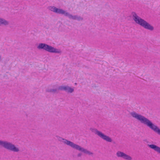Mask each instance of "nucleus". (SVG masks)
<instances>
[{
	"mask_svg": "<svg viewBox=\"0 0 160 160\" xmlns=\"http://www.w3.org/2000/svg\"><path fill=\"white\" fill-rule=\"evenodd\" d=\"M0 146L6 149L15 152H18L19 149L12 143L6 141L0 140Z\"/></svg>",
	"mask_w": 160,
	"mask_h": 160,
	"instance_id": "nucleus-5",
	"label": "nucleus"
},
{
	"mask_svg": "<svg viewBox=\"0 0 160 160\" xmlns=\"http://www.w3.org/2000/svg\"><path fill=\"white\" fill-rule=\"evenodd\" d=\"M130 114L132 117L140 121L141 123L146 125L150 129L160 135V129L148 119L143 116L135 112H131Z\"/></svg>",
	"mask_w": 160,
	"mask_h": 160,
	"instance_id": "nucleus-1",
	"label": "nucleus"
},
{
	"mask_svg": "<svg viewBox=\"0 0 160 160\" xmlns=\"http://www.w3.org/2000/svg\"><path fill=\"white\" fill-rule=\"evenodd\" d=\"M132 18L134 21L137 24L144 28L152 31L154 28L144 19L139 17L134 12H132L131 13Z\"/></svg>",
	"mask_w": 160,
	"mask_h": 160,
	"instance_id": "nucleus-2",
	"label": "nucleus"
},
{
	"mask_svg": "<svg viewBox=\"0 0 160 160\" xmlns=\"http://www.w3.org/2000/svg\"><path fill=\"white\" fill-rule=\"evenodd\" d=\"M91 131L97 135L100 138L108 142H111L112 141V139L109 136H107L102 133V132L96 129H91Z\"/></svg>",
	"mask_w": 160,
	"mask_h": 160,
	"instance_id": "nucleus-7",
	"label": "nucleus"
},
{
	"mask_svg": "<svg viewBox=\"0 0 160 160\" xmlns=\"http://www.w3.org/2000/svg\"><path fill=\"white\" fill-rule=\"evenodd\" d=\"M82 155V154L81 153H78V154H77V156L78 157H80Z\"/></svg>",
	"mask_w": 160,
	"mask_h": 160,
	"instance_id": "nucleus-13",
	"label": "nucleus"
},
{
	"mask_svg": "<svg viewBox=\"0 0 160 160\" xmlns=\"http://www.w3.org/2000/svg\"><path fill=\"white\" fill-rule=\"evenodd\" d=\"M58 89L64 91L69 93H72L74 91V87L72 88L68 86H61L58 88Z\"/></svg>",
	"mask_w": 160,
	"mask_h": 160,
	"instance_id": "nucleus-9",
	"label": "nucleus"
},
{
	"mask_svg": "<svg viewBox=\"0 0 160 160\" xmlns=\"http://www.w3.org/2000/svg\"><path fill=\"white\" fill-rule=\"evenodd\" d=\"M57 89H51L47 90V91L50 92L55 93L57 92Z\"/></svg>",
	"mask_w": 160,
	"mask_h": 160,
	"instance_id": "nucleus-12",
	"label": "nucleus"
},
{
	"mask_svg": "<svg viewBox=\"0 0 160 160\" xmlns=\"http://www.w3.org/2000/svg\"><path fill=\"white\" fill-rule=\"evenodd\" d=\"M2 60L1 59V56L0 55V61H1Z\"/></svg>",
	"mask_w": 160,
	"mask_h": 160,
	"instance_id": "nucleus-14",
	"label": "nucleus"
},
{
	"mask_svg": "<svg viewBox=\"0 0 160 160\" xmlns=\"http://www.w3.org/2000/svg\"><path fill=\"white\" fill-rule=\"evenodd\" d=\"M148 146L150 148L153 149L155 151L160 154V147L154 144H148Z\"/></svg>",
	"mask_w": 160,
	"mask_h": 160,
	"instance_id": "nucleus-10",
	"label": "nucleus"
},
{
	"mask_svg": "<svg viewBox=\"0 0 160 160\" xmlns=\"http://www.w3.org/2000/svg\"><path fill=\"white\" fill-rule=\"evenodd\" d=\"M9 24V22L5 19L0 17V26H7Z\"/></svg>",
	"mask_w": 160,
	"mask_h": 160,
	"instance_id": "nucleus-11",
	"label": "nucleus"
},
{
	"mask_svg": "<svg viewBox=\"0 0 160 160\" xmlns=\"http://www.w3.org/2000/svg\"><path fill=\"white\" fill-rule=\"evenodd\" d=\"M58 139L59 141L62 142L64 144L70 147L73 149H76L77 150L82 152L85 154L91 155H92L93 154V152L88 151L87 149H85L80 146L76 144L73 142L68 140L67 139L63 138L60 137H59Z\"/></svg>",
	"mask_w": 160,
	"mask_h": 160,
	"instance_id": "nucleus-4",
	"label": "nucleus"
},
{
	"mask_svg": "<svg viewBox=\"0 0 160 160\" xmlns=\"http://www.w3.org/2000/svg\"><path fill=\"white\" fill-rule=\"evenodd\" d=\"M48 8V10L55 13L64 15L65 16L68 17L70 19L76 20L78 21H82L83 19V18L80 16L77 15L73 16L64 10L62 9L57 8L54 6H49Z\"/></svg>",
	"mask_w": 160,
	"mask_h": 160,
	"instance_id": "nucleus-3",
	"label": "nucleus"
},
{
	"mask_svg": "<svg viewBox=\"0 0 160 160\" xmlns=\"http://www.w3.org/2000/svg\"><path fill=\"white\" fill-rule=\"evenodd\" d=\"M116 155L118 157L122 158L126 160H132V157L130 155L120 151H118L117 152Z\"/></svg>",
	"mask_w": 160,
	"mask_h": 160,
	"instance_id": "nucleus-8",
	"label": "nucleus"
},
{
	"mask_svg": "<svg viewBox=\"0 0 160 160\" xmlns=\"http://www.w3.org/2000/svg\"><path fill=\"white\" fill-rule=\"evenodd\" d=\"M37 48L39 49H42L50 52L58 53H60L61 52L60 50L55 48L51 46L44 43L39 44L37 47Z\"/></svg>",
	"mask_w": 160,
	"mask_h": 160,
	"instance_id": "nucleus-6",
	"label": "nucleus"
}]
</instances>
